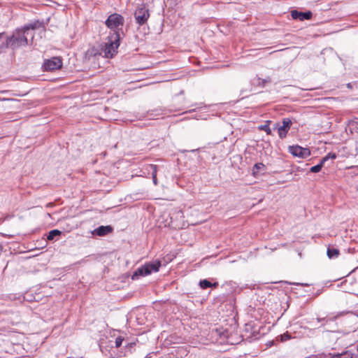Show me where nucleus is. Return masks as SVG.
Masks as SVG:
<instances>
[{
  "instance_id": "f257e3e1",
  "label": "nucleus",
  "mask_w": 358,
  "mask_h": 358,
  "mask_svg": "<svg viewBox=\"0 0 358 358\" xmlns=\"http://www.w3.org/2000/svg\"><path fill=\"white\" fill-rule=\"evenodd\" d=\"M41 23L36 21L24 25L22 29H16L10 37H7L3 33L0 34V52L6 48L16 49L28 44V37L34 38V31L39 28Z\"/></svg>"
},
{
  "instance_id": "f03ea898",
  "label": "nucleus",
  "mask_w": 358,
  "mask_h": 358,
  "mask_svg": "<svg viewBox=\"0 0 358 358\" xmlns=\"http://www.w3.org/2000/svg\"><path fill=\"white\" fill-rule=\"evenodd\" d=\"M120 36L117 32L113 33L108 38V41L105 43L103 49L104 56L106 58H112L117 53V50L120 45Z\"/></svg>"
},
{
  "instance_id": "7ed1b4c3",
  "label": "nucleus",
  "mask_w": 358,
  "mask_h": 358,
  "mask_svg": "<svg viewBox=\"0 0 358 358\" xmlns=\"http://www.w3.org/2000/svg\"><path fill=\"white\" fill-rule=\"evenodd\" d=\"M161 266V262L155 260L152 262L145 264L143 266L139 267L134 273L132 279H136L138 276H145L151 274L152 272H157Z\"/></svg>"
},
{
  "instance_id": "20e7f679",
  "label": "nucleus",
  "mask_w": 358,
  "mask_h": 358,
  "mask_svg": "<svg viewBox=\"0 0 358 358\" xmlns=\"http://www.w3.org/2000/svg\"><path fill=\"white\" fill-rule=\"evenodd\" d=\"M124 20V17L117 13H113L108 16L106 21V26L114 31V33H119V30L122 29Z\"/></svg>"
},
{
  "instance_id": "39448f33",
  "label": "nucleus",
  "mask_w": 358,
  "mask_h": 358,
  "mask_svg": "<svg viewBox=\"0 0 358 358\" xmlns=\"http://www.w3.org/2000/svg\"><path fill=\"white\" fill-rule=\"evenodd\" d=\"M292 124V122L289 118H284L282 121V125L278 123L275 124V129L278 130L280 138L283 139L287 136Z\"/></svg>"
},
{
  "instance_id": "423d86ee",
  "label": "nucleus",
  "mask_w": 358,
  "mask_h": 358,
  "mask_svg": "<svg viewBox=\"0 0 358 358\" xmlns=\"http://www.w3.org/2000/svg\"><path fill=\"white\" fill-rule=\"evenodd\" d=\"M62 61L59 57H55L44 62L43 67L45 71H55L61 69Z\"/></svg>"
},
{
  "instance_id": "0eeeda50",
  "label": "nucleus",
  "mask_w": 358,
  "mask_h": 358,
  "mask_svg": "<svg viewBox=\"0 0 358 358\" xmlns=\"http://www.w3.org/2000/svg\"><path fill=\"white\" fill-rule=\"evenodd\" d=\"M149 16L148 10L144 6L138 8L135 11V19L139 25L145 24Z\"/></svg>"
},
{
  "instance_id": "6e6552de",
  "label": "nucleus",
  "mask_w": 358,
  "mask_h": 358,
  "mask_svg": "<svg viewBox=\"0 0 358 358\" xmlns=\"http://www.w3.org/2000/svg\"><path fill=\"white\" fill-rule=\"evenodd\" d=\"M289 152L295 157L306 158L310 155V152L308 148H302L299 145L289 146Z\"/></svg>"
},
{
  "instance_id": "1a4fd4ad",
  "label": "nucleus",
  "mask_w": 358,
  "mask_h": 358,
  "mask_svg": "<svg viewBox=\"0 0 358 358\" xmlns=\"http://www.w3.org/2000/svg\"><path fill=\"white\" fill-rule=\"evenodd\" d=\"M291 16L294 20L303 21L304 20H310L312 17V13L310 11L303 13L294 10L291 12Z\"/></svg>"
},
{
  "instance_id": "9d476101",
  "label": "nucleus",
  "mask_w": 358,
  "mask_h": 358,
  "mask_svg": "<svg viewBox=\"0 0 358 358\" xmlns=\"http://www.w3.org/2000/svg\"><path fill=\"white\" fill-rule=\"evenodd\" d=\"M113 231V227L110 226H100L98 228L95 229L93 231L94 235H97L99 236H106Z\"/></svg>"
},
{
  "instance_id": "9b49d317",
  "label": "nucleus",
  "mask_w": 358,
  "mask_h": 358,
  "mask_svg": "<svg viewBox=\"0 0 358 358\" xmlns=\"http://www.w3.org/2000/svg\"><path fill=\"white\" fill-rule=\"evenodd\" d=\"M148 170L151 171L152 181L155 185H157L158 180L157 178V166L155 164H150L148 166Z\"/></svg>"
},
{
  "instance_id": "f8f14e48",
  "label": "nucleus",
  "mask_w": 358,
  "mask_h": 358,
  "mask_svg": "<svg viewBox=\"0 0 358 358\" xmlns=\"http://www.w3.org/2000/svg\"><path fill=\"white\" fill-rule=\"evenodd\" d=\"M199 286L201 289H205L208 287H217L218 286V282L211 283L208 280H202L199 282Z\"/></svg>"
},
{
  "instance_id": "ddd939ff",
  "label": "nucleus",
  "mask_w": 358,
  "mask_h": 358,
  "mask_svg": "<svg viewBox=\"0 0 358 358\" xmlns=\"http://www.w3.org/2000/svg\"><path fill=\"white\" fill-rule=\"evenodd\" d=\"M327 256L329 259L338 257L340 252L336 248H328L327 252Z\"/></svg>"
},
{
  "instance_id": "4468645a",
  "label": "nucleus",
  "mask_w": 358,
  "mask_h": 358,
  "mask_svg": "<svg viewBox=\"0 0 358 358\" xmlns=\"http://www.w3.org/2000/svg\"><path fill=\"white\" fill-rule=\"evenodd\" d=\"M270 122L271 121H267L266 124L259 126V130L265 131L267 135H272V131L269 127Z\"/></svg>"
},
{
  "instance_id": "2eb2a0df",
  "label": "nucleus",
  "mask_w": 358,
  "mask_h": 358,
  "mask_svg": "<svg viewBox=\"0 0 358 358\" xmlns=\"http://www.w3.org/2000/svg\"><path fill=\"white\" fill-rule=\"evenodd\" d=\"M267 82H268L267 80L262 79V78H260L259 77H255L252 80V84L253 85L261 86V87H264Z\"/></svg>"
},
{
  "instance_id": "dca6fc26",
  "label": "nucleus",
  "mask_w": 358,
  "mask_h": 358,
  "mask_svg": "<svg viewBox=\"0 0 358 358\" xmlns=\"http://www.w3.org/2000/svg\"><path fill=\"white\" fill-rule=\"evenodd\" d=\"M60 234H61V231H59L58 229H53V230H51L48 233L47 238L49 241H51V240H53L55 236H59Z\"/></svg>"
},
{
  "instance_id": "f3484780",
  "label": "nucleus",
  "mask_w": 358,
  "mask_h": 358,
  "mask_svg": "<svg viewBox=\"0 0 358 358\" xmlns=\"http://www.w3.org/2000/svg\"><path fill=\"white\" fill-rule=\"evenodd\" d=\"M265 167V165L262 163H257L254 165V167H253V169H252V171H253V175L254 176H256L259 171V170H261L262 169H264Z\"/></svg>"
},
{
  "instance_id": "a211bd4d",
  "label": "nucleus",
  "mask_w": 358,
  "mask_h": 358,
  "mask_svg": "<svg viewBox=\"0 0 358 358\" xmlns=\"http://www.w3.org/2000/svg\"><path fill=\"white\" fill-rule=\"evenodd\" d=\"M324 163H322V161L321 160L320 163L315 165V166H313L310 168V172H313V173H318L321 171L322 166H324Z\"/></svg>"
},
{
  "instance_id": "6ab92c4d",
  "label": "nucleus",
  "mask_w": 358,
  "mask_h": 358,
  "mask_svg": "<svg viewBox=\"0 0 358 358\" xmlns=\"http://www.w3.org/2000/svg\"><path fill=\"white\" fill-rule=\"evenodd\" d=\"M337 157V155L336 153H334V152H329L328 153L325 157H324L322 159V163H325L327 160H329V159H335Z\"/></svg>"
},
{
  "instance_id": "aec40b11",
  "label": "nucleus",
  "mask_w": 358,
  "mask_h": 358,
  "mask_svg": "<svg viewBox=\"0 0 358 358\" xmlns=\"http://www.w3.org/2000/svg\"><path fill=\"white\" fill-rule=\"evenodd\" d=\"M341 358H358V355L353 354L350 352H346L344 354L341 355Z\"/></svg>"
},
{
  "instance_id": "412c9836",
  "label": "nucleus",
  "mask_w": 358,
  "mask_h": 358,
  "mask_svg": "<svg viewBox=\"0 0 358 358\" xmlns=\"http://www.w3.org/2000/svg\"><path fill=\"white\" fill-rule=\"evenodd\" d=\"M124 338L122 336H118L115 338V346L118 348L121 346Z\"/></svg>"
},
{
  "instance_id": "4be33fe9",
  "label": "nucleus",
  "mask_w": 358,
  "mask_h": 358,
  "mask_svg": "<svg viewBox=\"0 0 358 358\" xmlns=\"http://www.w3.org/2000/svg\"><path fill=\"white\" fill-rule=\"evenodd\" d=\"M289 338H290V336L288 334H283L282 335H281V340L283 341H287Z\"/></svg>"
},
{
  "instance_id": "5701e85b",
  "label": "nucleus",
  "mask_w": 358,
  "mask_h": 358,
  "mask_svg": "<svg viewBox=\"0 0 358 358\" xmlns=\"http://www.w3.org/2000/svg\"><path fill=\"white\" fill-rule=\"evenodd\" d=\"M252 325L251 324H246L245 329V333H248V332L252 331Z\"/></svg>"
},
{
  "instance_id": "b1692460",
  "label": "nucleus",
  "mask_w": 358,
  "mask_h": 358,
  "mask_svg": "<svg viewBox=\"0 0 358 358\" xmlns=\"http://www.w3.org/2000/svg\"><path fill=\"white\" fill-rule=\"evenodd\" d=\"M244 336H246L247 338H257L256 334H255V331H252L250 336H247L246 334Z\"/></svg>"
},
{
  "instance_id": "393cba45",
  "label": "nucleus",
  "mask_w": 358,
  "mask_h": 358,
  "mask_svg": "<svg viewBox=\"0 0 358 358\" xmlns=\"http://www.w3.org/2000/svg\"><path fill=\"white\" fill-rule=\"evenodd\" d=\"M347 86H348V88H351V84H350V83H348V84L347 85Z\"/></svg>"
},
{
  "instance_id": "a878e982",
  "label": "nucleus",
  "mask_w": 358,
  "mask_h": 358,
  "mask_svg": "<svg viewBox=\"0 0 358 358\" xmlns=\"http://www.w3.org/2000/svg\"><path fill=\"white\" fill-rule=\"evenodd\" d=\"M135 345V343H130V344H129V345H130L131 347H133V345Z\"/></svg>"
},
{
  "instance_id": "bb28decb",
  "label": "nucleus",
  "mask_w": 358,
  "mask_h": 358,
  "mask_svg": "<svg viewBox=\"0 0 358 358\" xmlns=\"http://www.w3.org/2000/svg\"><path fill=\"white\" fill-rule=\"evenodd\" d=\"M324 320V318H323V319L317 318V321H318V322H320V321Z\"/></svg>"
}]
</instances>
